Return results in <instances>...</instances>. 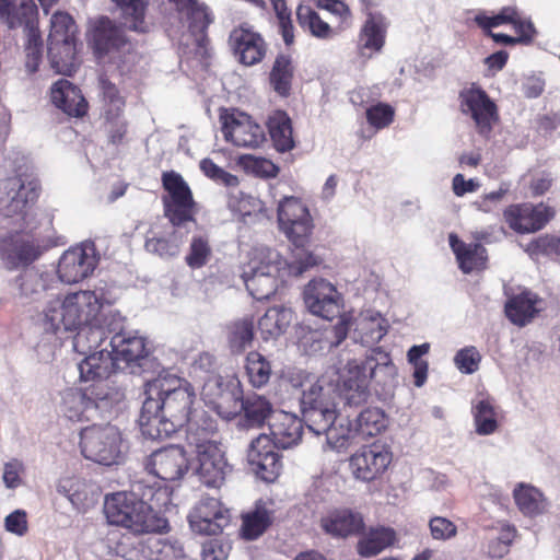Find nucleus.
I'll return each mask as SVG.
<instances>
[{"label":"nucleus","mask_w":560,"mask_h":560,"mask_svg":"<svg viewBox=\"0 0 560 560\" xmlns=\"http://www.w3.org/2000/svg\"><path fill=\"white\" fill-rule=\"evenodd\" d=\"M518 9L516 7H503L494 15L478 14L475 19L477 25L485 30H492L503 24H513L517 18Z\"/></svg>","instance_id":"57"},{"label":"nucleus","mask_w":560,"mask_h":560,"mask_svg":"<svg viewBox=\"0 0 560 560\" xmlns=\"http://www.w3.org/2000/svg\"><path fill=\"white\" fill-rule=\"evenodd\" d=\"M145 469L163 481L177 480L188 470L186 452L178 445H167L155 450L149 456Z\"/></svg>","instance_id":"21"},{"label":"nucleus","mask_w":560,"mask_h":560,"mask_svg":"<svg viewBox=\"0 0 560 560\" xmlns=\"http://www.w3.org/2000/svg\"><path fill=\"white\" fill-rule=\"evenodd\" d=\"M296 21L303 31L319 39H329L334 36V30L310 5L299 4L296 8Z\"/></svg>","instance_id":"43"},{"label":"nucleus","mask_w":560,"mask_h":560,"mask_svg":"<svg viewBox=\"0 0 560 560\" xmlns=\"http://www.w3.org/2000/svg\"><path fill=\"white\" fill-rule=\"evenodd\" d=\"M539 302L537 294L523 291L506 301L505 315L513 324L525 326L538 314L537 304Z\"/></svg>","instance_id":"35"},{"label":"nucleus","mask_w":560,"mask_h":560,"mask_svg":"<svg viewBox=\"0 0 560 560\" xmlns=\"http://www.w3.org/2000/svg\"><path fill=\"white\" fill-rule=\"evenodd\" d=\"M476 432L480 435H489L498 429L494 407L488 399L480 400L474 408Z\"/></svg>","instance_id":"53"},{"label":"nucleus","mask_w":560,"mask_h":560,"mask_svg":"<svg viewBox=\"0 0 560 560\" xmlns=\"http://www.w3.org/2000/svg\"><path fill=\"white\" fill-rule=\"evenodd\" d=\"M328 424L329 428L320 432V435H326L327 443L334 450L346 447L351 440L359 435L355 420L352 421L348 417H339L338 409L334 412V418Z\"/></svg>","instance_id":"41"},{"label":"nucleus","mask_w":560,"mask_h":560,"mask_svg":"<svg viewBox=\"0 0 560 560\" xmlns=\"http://www.w3.org/2000/svg\"><path fill=\"white\" fill-rule=\"evenodd\" d=\"M229 45L238 62L245 66L259 63L267 52L262 36L247 25H240L231 31Z\"/></svg>","instance_id":"24"},{"label":"nucleus","mask_w":560,"mask_h":560,"mask_svg":"<svg viewBox=\"0 0 560 560\" xmlns=\"http://www.w3.org/2000/svg\"><path fill=\"white\" fill-rule=\"evenodd\" d=\"M0 20L9 28L34 27L38 23V10L33 0H22L19 5L14 0H0Z\"/></svg>","instance_id":"34"},{"label":"nucleus","mask_w":560,"mask_h":560,"mask_svg":"<svg viewBox=\"0 0 560 560\" xmlns=\"http://www.w3.org/2000/svg\"><path fill=\"white\" fill-rule=\"evenodd\" d=\"M268 131L278 152H289L295 147L293 139L292 120L287 112L276 110L269 116Z\"/></svg>","instance_id":"36"},{"label":"nucleus","mask_w":560,"mask_h":560,"mask_svg":"<svg viewBox=\"0 0 560 560\" xmlns=\"http://www.w3.org/2000/svg\"><path fill=\"white\" fill-rule=\"evenodd\" d=\"M197 453V475L201 482L207 487L219 488L225 480L229 469L224 453L220 443H207L196 447Z\"/></svg>","instance_id":"25"},{"label":"nucleus","mask_w":560,"mask_h":560,"mask_svg":"<svg viewBox=\"0 0 560 560\" xmlns=\"http://www.w3.org/2000/svg\"><path fill=\"white\" fill-rule=\"evenodd\" d=\"M102 299L95 291L81 290L46 301L37 316V324L45 332L74 331L100 319Z\"/></svg>","instance_id":"3"},{"label":"nucleus","mask_w":560,"mask_h":560,"mask_svg":"<svg viewBox=\"0 0 560 560\" xmlns=\"http://www.w3.org/2000/svg\"><path fill=\"white\" fill-rule=\"evenodd\" d=\"M212 387L218 389V394L211 402L223 419L231 420L242 415L246 428H261L275 415L273 406L266 396L257 393L243 395L237 380L224 382L222 377H215L205 385V388Z\"/></svg>","instance_id":"4"},{"label":"nucleus","mask_w":560,"mask_h":560,"mask_svg":"<svg viewBox=\"0 0 560 560\" xmlns=\"http://www.w3.org/2000/svg\"><path fill=\"white\" fill-rule=\"evenodd\" d=\"M174 4L179 23L185 26L194 38L196 52L206 57L210 39L208 28L214 16L209 7L200 0H168Z\"/></svg>","instance_id":"13"},{"label":"nucleus","mask_w":560,"mask_h":560,"mask_svg":"<svg viewBox=\"0 0 560 560\" xmlns=\"http://www.w3.org/2000/svg\"><path fill=\"white\" fill-rule=\"evenodd\" d=\"M104 513L109 524L121 526L130 534H140V500L133 492H116L106 495Z\"/></svg>","instance_id":"19"},{"label":"nucleus","mask_w":560,"mask_h":560,"mask_svg":"<svg viewBox=\"0 0 560 560\" xmlns=\"http://www.w3.org/2000/svg\"><path fill=\"white\" fill-rule=\"evenodd\" d=\"M69 46L71 48V52H66V47L61 45H57L56 54L52 55V44L48 43V58L50 61L51 68L57 72L65 75H71L79 66V60L77 57V40L69 42Z\"/></svg>","instance_id":"48"},{"label":"nucleus","mask_w":560,"mask_h":560,"mask_svg":"<svg viewBox=\"0 0 560 560\" xmlns=\"http://www.w3.org/2000/svg\"><path fill=\"white\" fill-rule=\"evenodd\" d=\"M280 445L269 435L260 434L252 441L247 452V459L255 474L266 482H273L282 469Z\"/></svg>","instance_id":"17"},{"label":"nucleus","mask_w":560,"mask_h":560,"mask_svg":"<svg viewBox=\"0 0 560 560\" xmlns=\"http://www.w3.org/2000/svg\"><path fill=\"white\" fill-rule=\"evenodd\" d=\"M244 369L248 383L255 388L267 385L272 375L270 361L258 351L247 353Z\"/></svg>","instance_id":"44"},{"label":"nucleus","mask_w":560,"mask_h":560,"mask_svg":"<svg viewBox=\"0 0 560 560\" xmlns=\"http://www.w3.org/2000/svg\"><path fill=\"white\" fill-rule=\"evenodd\" d=\"M430 535L434 540L446 541L457 535V526L443 516H433L429 520Z\"/></svg>","instance_id":"62"},{"label":"nucleus","mask_w":560,"mask_h":560,"mask_svg":"<svg viewBox=\"0 0 560 560\" xmlns=\"http://www.w3.org/2000/svg\"><path fill=\"white\" fill-rule=\"evenodd\" d=\"M222 132L226 141L237 147H258L265 140L260 125L241 112H225L220 116Z\"/></svg>","instance_id":"22"},{"label":"nucleus","mask_w":560,"mask_h":560,"mask_svg":"<svg viewBox=\"0 0 560 560\" xmlns=\"http://www.w3.org/2000/svg\"><path fill=\"white\" fill-rule=\"evenodd\" d=\"M254 339V323L252 319L236 322L230 334L231 347L237 351H243L252 343Z\"/></svg>","instance_id":"58"},{"label":"nucleus","mask_w":560,"mask_h":560,"mask_svg":"<svg viewBox=\"0 0 560 560\" xmlns=\"http://www.w3.org/2000/svg\"><path fill=\"white\" fill-rule=\"evenodd\" d=\"M293 319V312L283 306H273L258 320V330L264 340L284 334Z\"/></svg>","instance_id":"39"},{"label":"nucleus","mask_w":560,"mask_h":560,"mask_svg":"<svg viewBox=\"0 0 560 560\" xmlns=\"http://www.w3.org/2000/svg\"><path fill=\"white\" fill-rule=\"evenodd\" d=\"M368 122L375 129H383L389 126L395 116L394 108L384 103L369 107L365 112Z\"/></svg>","instance_id":"60"},{"label":"nucleus","mask_w":560,"mask_h":560,"mask_svg":"<svg viewBox=\"0 0 560 560\" xmlns=\"http://www.w3.org/2000/svg\"><path fill=\"white\" fill-rule=\"evenodd\" d=\"M285 265L279 253L270 248L256 249L249 261L250 273L245 272V285L258 300H268L278 289L279 272Z\"/></svg>","instance_id":"11"},{"label":"nucleus","mask_w":560,"mask_h":560,"mask_svg":"<svg viewBox=\"0 0 560 560\" xmlns=\"http://www.w3.org/2000/svg\"><path fill=\"white\" fill-rule=\"evenodd\" d=\"M15 282L20 290V298L28 301L38 300L47 290L46 278L34 269L25 270Z\"/></svg>","instance_id":"49"},{"label":"nucleus","mask_w":560,"mask_h":560,"mask_svg":"<svg viewBox=\"0 0 560 560\" xmlns=\"http://www.w3.org/2000/svg\"><path fill=\"white\" fill-rule=\"evenodd\" d=\"M120 432L112 424L84 428L80 433V446L86 459L109 466L120 457Z\"/></svg>","instance_id":"12"},{"label":"nucleus","mask_w":560,"mask_h":560,"mask_svg":"<svg viewBox=\"0 0 560 560\" xmlns=\"http://www.w3.org/2000/svg\"><path fill=\"white\" fill-rule=\"evenodd\" d=\"M182 229L183 228H173V231L167 236L147 238L144 243L147 252L156 254L162 258H170L178 255L189 232H183Z\"/></svg>","instance_id":"42"},{"label":"nucleus","mask_w":560,"mask_h":560,"mask_svg":"<svg viewBox=\"0 0 560 560\" xmlns=\"http://www.w3.org/2000/svg\"><path fill=\"white\" fill-rule=\"evenodd\" d=\"M124 318L109 312L79 329L73 348L85 358L78 364L80 380L102 382L113 373L137 375L140 370V337L124 330Z\"/></svg>","instance_id":"1"},{"label":"nucleus","mask_w":560,"mask_h":560,"mask_svg":"<svg viewBox=\"0 0 560 560\" xmlns=\"http://www.w3.org/2000/svg\"><path fill=\"white\" fill-rule=\"evenodd\" d=\"M388 21L380 12H368L358 42V50L361 56L371 57L382 51L388 28Z\"/></svg>","instance_id":"27"},{"label":"nucleus","mask_w":560,"mask_h":560,"mask_svg":"<svg viewBox=\"0 0 560 560\" xmlns=\"http://www.w3.org/2000/svg\"><path fill=\"white\" fill-rule=\"evenodd\" d=\"M162 187L163 213L172 228H185L188 223H196L198 205L183 176L175 171L164 172Z\"/></svg>","instance_id":"9"},{"label":"nucleus","mask_w":560,"mask_h":560,"mask_svg":"<svg viewBox=\"0 0 560 560\" xmlns=\"http://www.w3.org/2000/svg\"><path fill=\"white\" fill-rule=\"evenodd\" d=\"M142 438L163 440L184 428L199 404L194 386L171 374H159L144 384Z\"/></svg>","instance_id":"2"},{"label":"nucleus","mask_w":560,"mask_h":560,"mask_svg":"<svg viewBox=\"0 0 560 560\" xmlns=\"http://www.w3.org/2000/svg\"><path fill=\"white\" fill-rule=\"evenodd\" d=\"M555 217V210L544 205L528 202L510 205L503 211L509 228L518 234L535 233L544 229Z\"/></svg>","instance_id":"16"},{"label":"nucleus","mask_w":560,"mask_h":560,"mask_svg":"<svg viewBox=\"0 0 560 560\" xmlns=\"http://www.w3.org/2000/svg\"><path fill=\"white\" fill-rule=\"evenodd\" d=\"M278 221L281 230L295 246L294 260L289 265V272L300 276L320 264V259L305 249L313 232V219L307 207L296 197H285L278 207Z\"/></svg>","instance_id":"6"},{"label":"nucleus","mask_w":560,"mask_h":560,"mask_svg":"<svg viewBox=\"0 0 560 560\" xmlns=\"http://www.w3.org/2000/svg\"><path fill=\"white\" fill-rule=\"evenodd\" d=\"M89 40L98 57L112 50H120L127 45L124 31L107 16L90 22Z\"/></svg>","instance_id":"26"},{"label":"nucleus","mask_w":560,"mask_h":560,"mask_svg":"<svg viewBox=\"0 0 560 560\" xmlns=\"http://www.w3.org/2000/svg\"><path fill=\"white\" fill-rule=\"evenodd\" d=\"M377 372H384L385 376L394 377L396 366L390 354L376 347L361 361H350L343 378L345 400L349 406H359L366 402L370 397V381Z\"/></svg>","instance_id":"7"},{"label":"nucleus","mask_w":560,"mask_h":560,"mask_svg":"<svg viewBox=\"0 0 560 560\" xmlns=\"http://www.w3.org/2000/svg\"><path fill=\"white\" fill-rule=\"evenodd\" d=\"M304 301L312 314L327 320L339 317L343 308L342 295L325 279L312 280L306 285Z\"/></svg>","instance_id":"18"},{"label":"nucleus","mask_w":560,"mask_h":560,"mask_svg":"<svg viewBox=\"0 0 560 560\" xmlns=\"http://www.w3.org/2000/svg\"><path fill=\"white\" fill-rule=\"evenodd\" d=\"M393 454L385 444L374 442L363 445L349 458V468L357 480L371 482L381 478L388 469Z\"/></svg>","instance_id":"15"},{"label":"nucleus","mask_w":560,"mask_h":560,"mask_svg":"<svg viewBox=\"0 0 560 560\" xmlns=\"http://www.w3.org/2000/svg\"><path fill=\"white\" fill-rule=\"evenodd\" d=\"M272 524V512L264 506L242 516L241 535L246 540H254L261 536Z\"/></svg>","instance_id":"45"},{"label":"nucleus","mask_w":560,"mask_h":560,"mask_svg":"<svg viewBox=\"0 0 560 560\" xmlns=\"http://www.w3.org/2000/svg\"><path fill=\"white\" fill-rule=\"evenodd\" d=\"M184 427L189 445L199 447L201 444L217 443L218 421L200 402L192 409Z\"/></svg>","instance_id":"28"},{"label":"nucleus","mask_w":560,"mask_h":560,"mask_svg":"<svg viewBox=\"0 0 560 560\" xmlns=\"http://www.w3.org/2000/svg\"><path fill=\"white\" fill-rule=\"evenodd\" d=\"M96 264L93 245L75 246L62 254L57 272L62 282L77 283L89 277Z\"/></svg>","instance_id":"23"},{"label":"nucleus","mask_w":560,"mask_h":560,"mask_svg":"<svg viewBox=\"0 0 560 560\" xmlns=\"http://www.w3.org/2000/svg\"><path fill=\"white\" fill-rule=\"evenodd\" d=\"M450 246L455 254L459 269L464 273L487 268L488 253L480 243L466 244L456 234H450Z\"/></svg>","instance_id":"33"},{"label":"nucleus","mask_w":560,"mask_h":560,"mask_svg":"<svg viewBox=\"0 0 560 560\" xmlns=\"http://www.w3.org/2000/svg\"><path fill=\"white\" fill-rule=\"evenodd\" d=\"M237 163L246 173L261 178H275L279 173V167L265 158L244 154L238 158Z\"/></svg>","instance_id":"52"},{"label":"nucleus","mask_w":560,"mask_h":560,"mask_svg":"<svg viewBox=\"0 0 560 560\" xmlns=\"http://www.w3.org/2000/svg\"><path fill=\"white\" fill-rule=\"evenodd\" d=\"M358 536L360 537L357 541L355 550L361 558L375 557L394 546L397 541L396 530L384 525L364 528Z\"/></svg>","instance_id":"32"},{"label":"nucleus","mask_w":560,"mask_h":560,"mask_svg":"<svg viewBox=\"0 0 560 560\" xmlns=\"http://www.w3.org/2000/svg\"><path fill=\"white\" fill-rule=\"evenodd\" d=\"M52 104L71 117H83L88 113V102L81 90L72 82L60 79L50 88Z\"/></svg>","instance_id":"30"},{"label":"nucleus","mask_w":560,"mask_h":560,"mask_svg":"<svg viewBox=\"0 0 560 560\" xmlns=\"http://www.w3.org/2000/svg\"><path fill=\"white\" fill-rule=\"evenodd\" d=\"M294 73L293 58L288 54H279L269 73L270 86L279 96H290Z\"/></svg>","instance_id":"37"},{"label":"nucleus","mask_w":560,"mask_h":560,"mask_svg":"<svg viewBox=\"0 0 560 560\" xmlns=\"http://www.w3.org/2000/svg\"><path fill=\"white\" fill-rule=\"evenodd\" d=\"M514 499L521 512L525 515H537L545 509L542 493L534 487L520 485L514 490Z\"/></svg>","instance_id":"50"},{"label":"nucleus","mask_w":560,"mask_h":560,"mask_svg":"<svg viewBox=\"0 0 560 560\" xmlns=\"http://www.w3.org/2000/svg\"><path fill=\"white\" fill-rule=\"evenodd\" d=\"M290 382L293 387L303 389L300 404L307 429L320 435V432L329 428L338 399L341 396L345 398L343 386L339 389L338 384L324 375L312 381L305 372L291 376Z\"/></svg>","instance_id":"5"},{"label":"nucleus","mask_w":560,"mask_h":560,"mask_svg":"<svg viewBox=\"0 0 560 560\" xmlns=\"http://www.w3.org/2000/svg\"><path fill=\"white\" fill-rule=\"evenodd\" d=\"M192 532L201 535H219L230 524L231 515L215 498L201 499L188 515Z\"/></svg>","instance_id":"20"},{"label":"nucleus","mask_w":560,"mask_h":560,"mask_svg":"<svg viewBox=\"0 0 560 560\" xmlns=\"http://www.w3.org/2000/svg\"><path fill=\"white\" fill-rule=\"evenodd\" d=\"M98 96L106 118L114 119L118 117L125 105L124 98L116 85L103 75L98 78Z\"/></svg>","instance_id":"47"},{"label":"nucleus","mask_w":560,"mask_h":560,"mask_svg":"<svg viewBox=\"0 0 560 560\" xmlns=\"http://www.w3.org/2000/svg\"><path fill=\"white\" fill-rule=\"evenodd\" d=\"M211 254L212 249L208 236L195 235L191 238L185 261L191 269H199L208 262Z\"/></svg>","instance_id":"55"},{"label":"nucleus","mask_w":560,"mask_h":560,"mask_svg":"<svg viewBox=\"0 0 560 560\" xmlns=\"http://www.w3.org/2000/svg\"><path fill=\"white\" fill-rule=\"evenodd\" d=\"M170 524L161 510H144L142 508V539L167 533Z\"/></svg>","instance_id":"56"},{"label":"nucleus","mask_w":560,"mask_h":560,"mask_svg":"<svg viewBox=\"0 0 560 560\" xmlns=\"http://www.w3.org/2000/svg\"><path fill=\"white\" fill-rule=\"evenodd\" d=\"M304 423V418L300 419L293 413L287 411L276 412L269 423L270 438L281 448L292 447L301 441Z\"/></svg>","instance_id":"31"},{"label":"nucleus","mask_w":560,"mask_h":560,"mask_svg":"<svg viewBox=\"0 0 560 560\" xmlns=\"http://www.w3.org/2000/svg\"><path fill=\"white\" fill-rule=\"evenodd\" d=\"M355 338L362 345H374L387 334L384 320L377 317H362L357 320L354 329Z\"/></svg>","instance_id":"51"},{"label":"nucleus","mask_w":560,"mask_h":560,"mask_svg":"<svg viewBox=\"0 0 560 560\" xmlns=\"http://www.w3.org/2000/svg\"><path fill=\"white\" fill-rule=\"evenodd\" d=\"M355 425L360 436L373 438L386 429L387 417L383 409L369 407L362 410L355 418Z\"/></svg>","instance_id":"46"},{"label":"nucleus","mask_w":560,"mask_h":560,"mask_svg":"<svg viewBox=\"0 0 560 560\" xmlns=\"http://www.w3.org/2000/svg\"><path fill=\"white\" fill-rule=\"evenodd\" d=\"M183 557L184 549L176 540L158 536L142 539V558L145 560H178Z\"/></svg>","instance_id":"40"},{"label":"nucleus","mask_w":560,"mask_h":560,"mask_svg":"<svg viewBox=\"0 0 560 560\" xmlns=\"http://www.w3.org/2000/svg\"><path fill=\"white\" fill-rule=\"evenodd\" d=\"M480 361L481 355L472 346L460 349L454 358L456 368L464 374L475 373L479 369Z\"/></svg>","instance_id":"61"},{"label":"nucleus","mask_w":560,"mask_h":560,"mask_svg":"<svg viewBox=\"0 0 560 560\" xmlns=\"http://www.w3.org/2000/svg\"><path fill=\"white\" fill-rule=\"evenodd\" d=\"M322 529L338 538L358 536L365 527L363 515L351 509H340L330 512L320 520Z\"/></svg>","instance_id":"29"},{"label":"nucleus","mask_w":560,"mask_h":560,"mask_svg":"<svg viewBox=\"0 0 560 560\" xmlns=\"http://www.w3.org/2000/svg\"><path fill=\"white\" fill-rule=\"evenodd\" d=\"M532 258L560 256V235L542 234L532 240L525 248Z\"/></svg>","instance_id":"54"},{"label":"nucleus","mask_w":560,"mask_h":560,"mask_svg":"<svg viewBox=\"0 0 560 560\" xmlns=\"http://www.w3.org/2000/svg\"><path fill=\"white\" fill-rule=\"evenodd\" d=\"M77 25L74 20L67 12L57 11L50 19V32L48 35V43L52 44V55L57 49V45L66 47V52L70 54L71 48L69 42H75Z\"/></svg>","instance_id":"38"},{"label":"nucleus","mask_w":560,"mask_h":560,"mask_svg":"<svg viewBox=\"0 0 560 560\" xmlns=\"http://www.w3.org/2000/svg\"><path fill=\"white\" fill-rule=\"evenodd\" d=\"M459 108L474 120L481 136H489L492 125L498 120V106L487 92L476 83L463 89L458 95Z\"/></svg>","instance_id":"14"},{"label":"nucleus","mask_w":560,"mask_h":560,"mask_svg":"<svg viewBox=\"0 0 560 560\" xmlns=\"http://www.w3.org/2000/svg\"><path fill=\"white\" fill-rule=\"evenodd\" d=\"M516 536V529L511 525L502 526L499 537L489 545V552L493 557H502L508 552L509 546Z\"/></svg>","instance_id":"64"},{"label":"nucleus","mask_w":560,"mask_h":560,"mask_svg":"<svg viewBox=\"0 0 560 560\" xmlns=\"http://www.w3.org/2000/svg\"><path fill=\"white\" fill-rule=\"evenodd\" d=\"M38 197L37 185L21 176L4 179L0 184V228L22 231L27 209Z\"/></svg>","instance_id":"8"},{"label":"nucleus","mask_w":560,"mask_h":560,"mask_svg":"<svg viewBox=\"0 0 560 560\" xmlns=\"http://www.w3.org/2000/svg\"><path fill=\"white\" fill-rule=\"evenodd\" d=\"M110 393L98 384L84 390L68 388L61 395V411L69 420L91 421L112 408Z\"/></svg>","instance_id":"10"},{"label":"nucleus","mask_w":560,"mask_h":560,"mask_svg":"<svg viewBox=\"0 0 560 560\" xmlns=\"http://www.w3.org/2000/svg\"><path fill=\"white\" fill-rule=\"evenodd\" d=\"M171 501L170 492L166 487L151 486L142 487V508L144 510H161Z\"/></svg>","instance_id":"59"},{"label":"nucleus","mask_w":560,"mask_h":560,"mask_svg":"<svg viewBox=\"0 0 560 560\" xmlns=\"http://www.w3.org/2000/svg\"><path fill=\"white\" fill-rule=\"evenodd\" d=\"M20 231L8 230V234L0 237V258L5 261L9 268L16 267V260L10 256L18 254V244H20Z\"/></svg>","instance_id":"63"}]
</instances>
